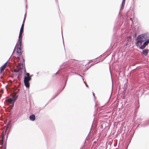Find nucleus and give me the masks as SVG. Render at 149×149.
Here are the masks:
<instances>
[{
	"label": "nucleus",
	"instance_id": "4",
	"mask_svg": "<svg viewBox=\"0 0 149 149\" xmlns=\"http://www.w3.org/2000/svg\"><path fill=\"white\" fill-rule=\"evenodd\" d=\"M22 33H19V38L18 39V42L19 43L18 44H22Z\"/></svg>",
	"mask_w": 149,
	"mask_h": 149
},
{
	"label": "nucleus",
	"instance_id": "17",
	"mask_svg": "<svg viewBox=\"0 0 149 149\" xmlns=\"http://www.w3.org/2000/svg\"><path fill=\"white\" fill-rule=\"evenodd\" d=\"M57 95H56L54 97L52 98V99H51L48 102V103H49V102H51V101L54 99L57 95Z\"/></svg>",
	"mask_w": 149,
	"mask_h": 149
},
{
	"label": "nucleus",
	"instance_id": "22",
	"mask_svg": "<svg viewBox=\"0 0 149 149\" xmlns=\"http://www.w3.org/2000/svg\"><path fill=\"white\" fill-rule=\"evenodd\" d=\"M24 21H25V20H24H24L23 21L22 24H24Z\"/></svg>",
	"mask_w": 149,
	"mask_h": 149
},
{
	"label": "nucleus",
	"instance_id": "2",
	"mask_svg": "<svg viewBox=\"0 0 149 149\" xmlns=\"http://www.w3.org/2000/svg\"><path fill=\"white\" fill-rule=\"evenodd\" d=\"M22 44H18L17 42L16 45L15 47L17 46V54L18 56H20L22 54V48H21Z\"/></svg>",
	"mask_w": 149,
	"mask_h": 149
},
{
	"label": "nucleus",
	"instance_id": "30",
	"mask_svg": "<svg viewBox=\"0 0 149 149\" xmlns=\"http://www.w3.org/2000/svg\"><path fill=\"white\" fill-rule=\"evenodd\" d=\"M90 132H90V131L89 132V134L90 133Z\"/></svg>",
	"mask_w": 149,
	"mask_h": 149
},
{
	"label": "nucleus",
	"instance_id": "14",
	"mask_svg": "<svg viewBox=\"0 0 149 149\" xmlns=\"http://www.w3.org/2000/svg\"><path fill=\"white\" fill-rule=\"evenodd\" d=\"M10 121L8 123L7 125H6V130L5 131H6V130L9 127V126H10Z\"/></svg>",
	"mask_w": 149,
	"mask_h": 149
},
{
	"label": "nucleus",
	"instance_id": "7",
	"mask_svg": "<svg viewBox=\"0 0 149 149\" xmlns=\"http://www.w3.org/2000/svg\"><path fill=\"white\" fill-rule=\"evenodd\" d=\"M8 61H7L6 63H5L4 64L3 66H2L1 67V71H2L3 70H4V69L6 68V65H7V63L8 62Z\"/></svg>",
	"mask_w": 149,
	"mask_h": 149
},
{
	"label": "nucleus",
	"instance_id": "26",
	"mask_svg": "<svg viewBox=\"0 0 149 149\" xmlns=\"http://www.w3.org/2000/svg\"><path fill=\"white\" fill-rule=\"evenodd\" d=\"M92 126H93V124L92 125H91V129L92 128Z\"/></svg>",
	"mask_w": 149,
	"mask_h": 149
},
{
	"label": "nucleus",
	"instance_id": "27",
	"mask_svg": "<svg viewBox=\"0 0 149 149\" xmlns=\"http://www.w3.org/2000/svg\"><path fill=\"white\" fill-rule=\"evenodd\" d=\"M55 1H56V2H57V1H58L57 0H55Z\"/></svg>",
	"mask_w": 149,
	"mask_h": 149
},
{
	"label": "nucleus",
	"instance_id": "1",
	"mask_svg": "<svg viewBox=\"0 0 149 149\" xmlns=\"http://www.w3.org/2000/svg\"><path fill=\"white\" fill-rule=\"evenodd\" d=\"M149 37V34L147 33H144L139 35L136 38V42L135 43L137 46L140 43V45H142V43L147 40Z\"/></svg>",
	"mask_w": 149,
	"mask_h": 149
},
{
	"label": "nucleus",
	"instance_id": "25",
	"mask_svg": "<svg viewBox=\"0 0 149 149\" xmlns=\"http://www.w3.org/2000/svg\"><path fill=\"white\" fill-rule=\"evenodd\" d=\"M61 32H62V37H63V35H62V30H61Z\"/></svg>",
	"mask_w": 149,
	"mask_h": 149
},
{
	"label": "nucleus",
	"instance_id": "10",
	"mask_svg": "<svg viewBox=\"0 0 149 149\" xmlns=\"http://www.w3.org/2000/svg\"><path fill=\"white\" fill-rule=\"evenodd\" d=\"M18 97V95H17L16 93L15 95H14L12 97V99L13 100V102H15L16 100L17 99V97Z\"/></svg>",
	"mask_w": 149,
	"mask_h": 149
},
{
	"label": "nucleus",
	"instance_id": "29",
	"mask_svg": "<svg viewBox=\"0 0 149 149\" xmlns=\"http://www.w3.org/2000/svg\"><path fill=\"white\" fill-rule=\"evenodd\" d=\"M98 63V62H96V63Z\"/></svg>",
	"mask_w": 149,
	"mask_h": 149
},
{
	"label": "nucleus",
	"instance_id": "21",
	"mask_svg": "<svg viewBox=\"0 0 149 149\" xmlns=\"http://www.w3.org/2000/svg\"><path fill=\"white\" fill-rule=\"evenodd\" d=\"M93 95L94 96V97H95V94H94V93H93Z\"/></svg>",
	"mask_w": 149,
	"mask_h": 149
},
{
	"label": "nucleus",
	"instance_id": "6",
	"mask_svg": "<svg viewBox=\"0 0 149 149\" xmlns=\"http://www.w3.org/2000/svg\"><path fill=\"white\" fill-rule=\"evenodd\" d=\"M29 119L32 121H34L35 119V116L34 115L32 114L29 116Z\"/></svg>",
	"mask_w": 149,
	"mask_h": 149
},
{
	"label": "nucleus",
	"instance_id": "32",
	"mask_svg": "<svg viewBox=\"0 0 149 149\" xmlns=\"http://www.w3.org/2000/svg\"><path fill=\"white\" fill-rule=\"evenodd\" d=\"M57 74V72H56V74Z\"/></svg>",
	"mask_w": 149,
	"mask_h": 149
},
{
	"label": "nucleus",
	"instance_id": "20",
	"mask_svg": "<svg viewBox=\"0 0 149 149\" xmlns=\"http://www.w3.org/2000/svg\"><path fill=\"white\" fill-rule=\"evenodd\" d=\"M26 14H25V15H24V20H25V19L26 18Z\"/></svg>",
	"mask_w": 149,
	"mask_h": 149
},
{
	"label": "nucleus",
	"instance_id": "24",
	"mask_svg": "<svg viewBox=\"0 0 149 149\" xmlns=\"http://www.w3.org/2000/svg\"><path fill=\"white\" fill-rule=\"evenodd\" d=\"M86 84V87H88V85H87L86 84Z\"/></svg>",
	"mask_w": 149,
	"mask_h": 149
},
{
	"label": "nucleus",
	"instance_id": "5",
	"mask_svg": "<svg viewBox=\"0 0 149 149\" xmlns=\"http://www.w3.org/2000/svg\"><path fill=\"white\" fill-rule=\"evenodd\" d=\"M148 52L149 50L146 49L143 50L141 54L142 55H144L145 56H146L148 54Z\"/></svg>",
	"mask_w": 149,
	"mask_h": 149
},
{
	"label": "nucleus",
	"instance_id": "11",
	"mask_svg": "<svg viewBox=\"0 0 149 149\" xmlns=\"http://www.w3.org/2000/svg\"><path fill=\"white\" fill-rule=\"evenodd\" d=\"M125 0H123L122 3L121 4V6L120 8V10H123V9L124 7V6L125 3Z\"/></svg>",
	"mask_w": 149,
	"mask_h": 149
},
{
	"label": "nucleus",
	"instance_id": "28",
	"mask_svg": "<svg viewBox=\"0 0 149 149\" xmlns=\"http://www.w3.org/2000/svg\"><path fill=\"white\" fill-rule=\"evenodd\" d=\"M15 51V48L14 49V51H13V52Z\"/></svg>",
	"mask_w": 149,
	"mask_h": 149
},
{
	"label": "nucleus",
	"instance_id": "16",
	"mask_svg": "<svg viewBox=\"0 0 149 149\" xmlns=\"http://www.w3.org/2000/svg\"><path fill=\"white\" fill-rule=\"evenodd\" d=\"M3 137L2 138V139H1V144H0V145H1V146H2L3 145Z\"/></svg>",
	"mask_w": 149,
	"mask_h": 149
},
{
	"label": "nucleus",
	"instance_id": "9",
	"mask_svg": "<svg viewBox=\"0 0 149 149\" xmlns=\"http://www.w3.org/2000/svg\"><path fill=\"white\" fill-rule=\"evenodd\" d=\"M26 81L29 82V81L31 79V77H26L25 76L24 77V79H25Z\"/></svg>",
	"mask_w": 149,
	"mask_h": 149
},
{
	"label": "nucleus",
	"instance_id": "31",
	"mask_svg": "<svg viewBox=\"0 0 149 149\" xmlns=\"http://www.w3.org/2000/svg\"><path fill=\"white\" fill-rule=\"evenodd\" d=\"M83 148V147H82V148H81V149H82V148Z\"/></svg>",
	"mask_w": 149,
	"mask_h": 149
},
{
	"label": "nucleus",
	"instance_id": "19",
	"mask_svg": "<svg viewBox=\"0 0 149 149\" xmlns=\"http://www.w3.org/2000/svg\"><path fill=\"white\" fill-rule=\"evenodd\" d=\"M15 102H12V106H13L14 105V103H15Z\"/></svg>",
	"mask_w": 149,
	"mask_h": 149
},
{
	"label": "nucleus",
	"instance_id": "23",
	"mask_svg": "<svg viewBox=\"0 0 149 149\" xmlns=\"http://www.w3.org/2000/svg\"><path fill=\"white\" fill-rule=\"evenodd\" d=\"M78 75H79V76H80V77H82V76L81 75L79 74H78Z\"/></svg>",
	"mask_w": 149,
	"mask_h": 149
},
{
	"label": "nucleus",
	"instance_id": "18",
	"mask_svg": "<svg viewBox=\"0 0 149 149\" xmlns=\"http://www.w3.org/2000/svg\"><path fill=\"white\" fill-rule=\"evenodd\" d=\"M26 77H31V76H30V74L29 73H27L26 74Z\"/></svg>",
	"mask_w": 149,
	"mask_h": 149
},
{
	"label": "nucleus",
	"instance_id": "12",
	"mask_svg": "<svg viewBox=\"0 0 149 149\" xmlns=\"http://www.w3.org/2000/svg\"><path fill=\"white\" fill-rule=\"evenodd\" d=\"M24 24H22L19 33H22L24 31Z\"/></svg>",
	"mask_w": 149,
	"mask_h": 149
},
{
	"label": "nucleus",
	"instance_id": "3",
	"mask_svg": "<svg viewBox=\"0 0 149 149\" xmlns=\"http://www.w3.org/2000/svg\"><path fill=\"white\" fill-rule=\"evenodd\" d=\"M144 41L145 42L143 45H141V46L139 47L140 49H143L146 47V46L149 43V39L148 38L147 40Z\"/></svg>",
	"mask_w": 149,
	"mask_h": 149
},
{
	"label": "nucleus",
	"instance_id": "15",
	"mask_svg": "<svg viewBox=\"0 0 149 149\" xmlns=\"http://www.w3.org/2000/svg\"><path fill=\"white\" fill-rule=\"evenodd\" d=\"M22 59L23 61L22 62H20V63H21V64H23L24 63V59L23 58V56H22Z\"/></svg>",
	"mask_w": 149,
	"mask_h": 149
},
{
	"label": "nucleus",
	"instance_id": "13",
	"mask_svg": "<svg viewBox=\"0 0 149 149\" xmlns=\"http://www.w3.org/2000/svg\"><path fill=\"white\" fill-rule=\"evenodd\" d=\"M7 101L10 103H12V102H13V100L11 98H9L7 100Z\"/></svg>",
	"mask_w": 149,
	"mask_h": 149
},
{
	"label": "nucleus",
	"instance_id": "8",
	"mask_svg": "<svg viewBox=\"0 0 149 149\" xmlns=\"http://www.w3.org/2000/svg\"><path fill=\"white\" fill-rule=\"evenodd\" d=\"M24 85L26 86V87L27 88H28L30 86V84L29 82L28 81H26V80L25 79H24Z\"/></svg>",
	"mask_w": 149,
	"mask_h": 149
}]
</instances>
